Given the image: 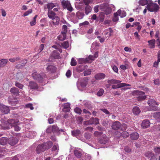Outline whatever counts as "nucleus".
Wrapping results in <instances>:
<instances>
[{"instance_id": "f257e3e1", "label": "nucleus", "mask_w": 160, "mask_h": 160, "mask_svg": "<svg viewBox=\"0 0 160 160\" xmlns=\"http://www.w3.org/2000/svg\"><path fill=\"white\" fill-rule=\"evenodd\" d=\"M18 122V120L15 121L14 119H8L7 120V124H8V126L5 127L0 125V129H11V128L14 126V130H20L21 128L19 126L17 125L15 126L14 125V124L17 123Z\"/></svg>"}, {"instance_id": "f03ea898", "label": "nucleus", "mask_w": 160, "mask_h": 160, "mask_svg": "<svg viewBox=\"0 0 160 160\" xmlns=\"http://www.w3.org/2000/svg\"><path fill=\"white\" fill-rule=\"evenodd\" d=\"M53 143L52 141H49L43 142V144L38 145L36 149V152L38 153L43 152L50 149L52 146Z\"/></svg>"}, {"instance_id": "7ed1b4c3", "label": "nucleus", "mask_w": 160, "mask_h": 160, "mask_svg": "<svg viewBox=\"0 0 160 160\" xmlns=\"http://www.w3.org/2000/svg\"><path fill=\"white\" fill-rule=\"evenodd\" d=\"M32 77L34 80H36L39 83H42L43 80L47 78V76L44 74L41 75L37 72H34L32 74Z\"/></svg>"}, {"instance_id": "20e7f679", "label": "nucleus", "mask_w": 160, "mask_h": 160, "mask_svg": "<svg viewBox=\"0 0 160 160\" xmlns=\"http://www.w3.org/2000/svg\"><path fill=\"white\" fill-rule=\"evenodd\" d=\"M147 8L148 10L151 12H157L159 9V6L156 3L151 2L148 3L147 6Z\"/></svg>"}, {"instance_id": "39448f33", "label": "nucleus", "mask_w": 160, "mask_h": 160, "mask_svg": "<svg viewBox=\"0 0 160 160\" xmlns=\"http://www.w3.org/2000/svg\"><path fill=\"white\" fill-rule=\"evenodd\" d=\"M60 58V54L58 51L55 50L53 51L51 54V56L49 57V60L50 62H52L54 59H59Z\"/></svg>"}, {"instance_id": "423d86ee", "label": "nucleus", "mask_w": 160, "mask_h": 160, "mask_svg": "<svg viewBox=\"0 0 160 160\" xmlns=\"http://www.w3.org/2000/svg\"><path fill=\"white\" fill-rule=\"evenodd\" d=\"M121 10L120 9L118 10V12H116L114 13V17L113 18L112 20L114 22H116L118 21V16H120L121 17H124L126 16V12H123L124 14L123 15H121Z\"/></svg>"}, {"instance_id": "0eeeda50", "label": "nucleus", "mask_w": 160, "mask_h": 160, "mask_svg": "<svg viewBox=\"0 0 160 160\" xmlns=\"http://www.w3.org/2000/svg\"><path fill=\"white\" fill-rule=\"evenodd\" d=\"M62 4L63 8H66L70 12H72L73 9L69 1H63L62 2Z\"/></svg>"}, {"instance_id": "6e6552de", "label": "nucleus", "mask_w": 160, "mask_h": 160, "mask_svg": "<svg viewBox=\"0 0 160 160\" xmlns=\"http://www.w3.org/2000/svg\"><path fill=\"white\" fill-rule=\"evenodd\" d=\"M106 132H104L102 137L99 138V142L101 144H105L108 141V138L106 137Z\"/></svg>"}, {"instance_id": "1a4fd4ad", "label": "nucleus", "mask_w": 160, "mask_h": 160, "mask_svg": "<svg viewBox=\"0 0 160 160\" xmlns=\"http://www.w3.org/2000/svg\"><path fill=\"white\" fill-rule=\"evenodd\" d=\"M137 98L138 101H141L144 100L146 98V96L145 95L144 92L140 91H138L137 92Z\"/></svg>"}, {"instance_id": "9d476101", "label": "nucleus", "mask_w": 160, "mask_h": 160, "mask_svg": "<svg viewBox=\"0 0 160 160\" xmlns=\"http://www.w3.org/2000/svg\"><path fill=\"white\" fill-rule=\"evenodd\" d=\"M18 142V139L17 138L12 137L9 138L8 140L9 144L11 146H14L17 144Z\"/></svg>"}, {"instance_id": "9b49d317", "label": "nucleus", "mask_w": 160, "mask_h": 160, "mask_svg": "<svg viewBox=\"0 0 160 160\" xmlns=\"http://www.w3.org/2000/svg\"><path fill=\"white\" fill-rule=\"evenodd\" d=\"M0 111L2 112L7 114L9 112L10 110L8 106L0 104Z\"/></svg>"}, {"instance_id": "f8f14e48", "label": "nucleus", "mask_w": 160, "mask_h": 160, "mask_svg": "<svg viewBox=\"0 0 160 160\" xmlns=\"http://www.w3.org/2000/svg\"><path fill=\"white\" fill-rule=\"evenodd\" d=\"M56 68L53 65H48L47 68L46 70L49 73H54L56 72Z\"/></svg>"}, {"instance_id": "ddd939ff", "label": "nucleus", "mask_w": 160, "mask_h": 160, "mask_svg": "<svg viewBox=\"0 0 160 160\" xmlns=\"http://www.w3.org/2000/svg\"><path fill=\"white\" fill-rule=\"evenodd\" d=\"M121 127V124L120 122L116 121L112 124V127L113 130H118Z\"/></svg>"}, {"instance_id": "4468645a", "label": "nucleus", "mask_w": 160, "mask_h": 160, "mask_svg": "<svg viewBox=\"0 0 160 160\" xmlns=\"http://www.w3.org/2000/svg\"><path fill=\"white\" fill-rule=\"evenodd\" d=\"M74 154L77 158H79L82 156V150L80 148H76L74 151Z\"/></svg>"}, {"instance_id": "2eb2a0df", "label": "nucleus", "mask_w": 160, "mask_h": 160, "mask_svg": "<svg viewBox=\"0 0 160 160\" xmlns=\"http://www.w3.org/2000/svg\"><path fill=\"white\" fill-rule=\"evenodd\" d=\"M28 87L30 89L36 90L38 88L37 83L33 81H30L29 83Z\"/></svg>"}, {"instance_id": "dca6fc26", "label": "nucleus", "mask_w": 160, "mask_h": 160, "mask_svg": "<svg viewBox=\"0 0 160 160\" xmlns=\"http://www.w3.org/2000/svg\"><path fill=\"white\" fill-rule=\"evenodd\" d=\"M150 126V122L149 120L145 119L143 121L142 124V127L144 128H147Z\"/></svg>"}, {"instance_id": "f3484780", "label": "nucleus", "mask_w": 160, "mask_h": 160, "mask_svg": "<svg viewBox=\"0 0 160 160\" xmlns=\"http://www.w3.org/2000/svg\"><path fill=\"white\" fill-rule=\"evenodd\" d=\"M10 92L12 95L15 96L19 95L20 92L18 89L14 87L11 88Z\"/></svg>"}, {"instance_id": "a211bd4d", "label": "nucleus", "mask_w": 160, "mask_h": 160, "mask_svg": "<svg viewBox=\"0 0 160 160\" xmlns=\"http://www.w3.org/2000/svg\"><path fill=\"white\" fill-rule=\"evenodd\" d=\"M128 84L125 83H118L117 85H112V88L116 89L120 88L122 87H125V86H129Z\"/></svg>"}, {"instance_id": "6ab92c4d", "label": "nucleus", "mask_w": 160, "mask_h": 160, "mask_svg": "<svg viewBox=\"0 0 160 160\" xmlns=\"http://www.w3.org/2000/svg\"><path fill=\"white\" fill-rule=\"evenodd\" d=\"M88 78L87 77H85L83 78V80L80 82V84L82 87H85L88 84Z\"/></svg>"}, {"instance_id": "aec40b11", "label": "nucleus", "mask_w": 160, "mask_h": 160, "mask_svg": "<svg viewBox=\"0 0 160 160\" xmlns=\"http://www.w3.org/2000/svg\"><path fill=\"white\" fill-rule=\"evenodd\" d=\"M8 59H0V68L5 66L8 63Z\"/></svg>"}, {"instance_id": "412c9836", "label": "nucleus", "mask_w": 160, "mask_h": 160, "mask_svg": "<svg viewBox=\"0 0 160 160\" xmlns=\"http://www.w3.org/2000/svg\"><path fill=\"white\" fill-rule=\"evenodd\" d=\"M105 75L104 73H100L95 75V78L96 80H99L104 78Z\"/></svg>"}, {"instance_id": "4be33fe9", "label": "nucleus", "mask_w": 160, "mask_h": 160, "mask_svg": "<svg viewBox=\"0 0 160 160\" xmlns=\"http://www.w3.org/2000/svg\"><path fill=\"white\" fill-rule=\"evenodd\" d=\"M104 132L106 131H96L94 133V135L95 137L101 138L103 135V134L104 133Z\"/></svg>"}, {"instance_id": "5701e85b", "label": "nucleus", "mask_w": 160, "mask_h": 160, "mask_svg": "<svg viewBox=\"0 0 160 160\" xmlns=\"http://www.w3.org/2000/svg\"><path fill=\"white\" fill-rule=\"evenodd\" d=\"M139 137V135L137 132H134L133 133L131 134L130 135L131 139L132 140H137Z\"/></svg>"}, {"instance_id": "b1692460", "label": "nucleus", "mask_w": 160, "mask_h": 160, "mask_svg": "<svg viewBox=\"0 0 160 160\" xmlns=\"http://www.w3.org/2000/svg\"><path fill=\"white\" fill-rule=\"evenodd\" d=\"M70 108V104L69 103H66L64 105V108L63 109V112H69Z\"/></svg>"}, {"instance_id": "393cba45", "label": "nucleus", "mask_w": 160, "mask_h": 160, "mask_svg": "<svg viewBox=\"0 0 160 160\" xmlns=\"http://www.w3.org/2000/svg\"><path fill=\"white\" fill-rule=\"evenodd\" d=\"M56 14L53 12V11L51 10H48V17L52 19L53 18L55 17V16Z\"/></svg>"}, {"instance_id": "a878e982", "label": "nucleus", "mask_w": 160, "mask_h": 160, "mask_svg": "<svg viewBox=\"0 0 160 160\" xmlns=\"http://www.w3.org/2000/svg\"><path fill=\"white\" fill-rule=\"evenodd\" d=\"M132 110L133 113L136 115H138V114H139L141 112V111L139 107L137 106L134 107Z\"/></svg>"}, {"instance_id": "bb28decb", "label": "nucleus", "mask_w": 160, "mask_h": 160, "mask_svg": "<svg viewBox=\"0 0 160 160\" xmlns=\"http://www.w3.org/2000/svg\"><path fill=\"white\" fill-rule=\"evenodd\" d=\"M52 24L53 25H56L59 24L60 21V18L58 17H55L53 18Z\"/></svg>"}, {"instance_id": "cd10ccee", "label": "nucleus", "mask_w": 160, "mask_h": 160, "mask_svg": "<svg viewBox=\"0 0 160 160\" xmlns=\"http://www.w3.org/2000/svg\"><path fill=\"white\" fill-rule=\"evenodd\" d=\"M155 40L154 39H152L151 40L148 41L150 48H155Z\"/></svg>"}, {"instance_id": "c85d7f7f", "label": "nucleus", "mask_w": 160, "mask_h": 160, "mask_svg": "<svg viewBox=\"0 0 160 160\" xmlns=\"http://www.w3.org/2000/svg\"><path fill=\"white\" fill-rule=\"evenodd\" d=\"M121 81L115 79L108 80V83L111 84H117L119 83Z\"/></svg>"}, {"instance_id": "c756f323", "label": "nucleus", "mask_w": 160, "mask_h": 160, "mask_svg": "<svg viewBox=\"0 0 160 160\" xmlns=\"http://www.w3.org/2000/svg\"><path fill=\"white\" fill-rule=\"evenodd\" d=\"M7 142V138L2 137L0 139V144L1 145H4Z\"/></svg>"}, {"instance_id": "7c9ffc66", "label": "nucleus", "mask_w": 160, "mask_h": 160, "mask_svg": "<svg viewBox=\"0 0 160 160\" xmlns=\"http://www.w3.org/2000/svg\"><path fill=\"white\" fill-rule=\"evenodd\" d=\"M92 8L89 5H86L85 7V13L86 14H88V13L91 12Z\"/></svg>"}, {"instance_id": "2f4dec72", "label": "nucleus", "mask_w": 160, "mask_h": 160, "mask_svg": "<svg viewBox=\"0 0 160 160\" xmlns=\"http://www.w3.org/2000/svg\"><path fill=\"white\" fill-rule=\"evenodd\" d=\"M55 6V5L52 2L48 3L47 4V8L48 9V10L52 9Z\"/></svg>"}, {"instance_id": "473e14b6", "label": "nucleus", "mask_w": 160, "mask_h": 160, "mask_svg": "<svg viewBox=\"0 0 160 160\" xmlns=\"http://www.w3.org/2000/svg\"><path fill=\"white\" fill-rule=\"evenodd\" d=\"M94 118H92L89 120L84 121V124L85 125H88L89 124H93Z\"/></svg>"}, {"instance_id": "72a5a7b5", "label": "nucleus", "mask_w": 160, "mask_h": 160, "mask_svg": "<svg viewBox=\"0 0 160 160\" xmlns=\"http://www.w3.org/2000/svg\"><path fill=\"white\" fill-rule=\"evenodd\" d=\"M148 103L150 106L153 105H157V103L156 101L155 100L152 99H150L148 100Z\"/></svg>"}, {"instance_id": "f704fd0d", "label": "nucleus", "mask_w": 160, "mask_h": 160, "mask_svg": "<svg viewBox=\"0 0 160 160\" xmlns=\"http://www.w3.org/2000/svg\"><path fill=\"white\" fill-rule=\"evenodd\" d=\"M85 69V66L82 65H80L77 67L76 70L78 72H82Z\"/></svg>"}, {"instance_id": "c9c22d12", "label": "nucleus", "mask_w": 160, "mask_h": 160, "mask_svg": "<svg viewBox=\"0 0 160 160\" xmlns=\"http://www.w3.org/2000/svg\"><path fill=\"white\" fill-rule=\"evenodd\" d=\"M61 45L63 48L67 49L69 47V43L68 41L63 42L61 43Z\"/></svg>"}, {"instance_id": "e433bc0d", "label": "nucleus", "mask_w": 160, "mask_h": 160, "mask_svg": "<svg viewBox=\"0 0 160 160\" xmlns=\"http://www.w3.org/2000/svg\"><path fill=\"white\" fill-rule=\"evenodd\" d=\"M105 18V16L103 13H100V15L98 18V19L100 22H102L103 21Z\"/></svg>"}, {"instance_id": "4c0bfd02", "label": "nucleus", "mask_w": 160, "mask_h": 160, "mask_svg": "<svg viewBox=\"0 0 160 160\" xmlns=\"http://www.w3.org/2000/svg\"><path fill=\"white\" fill-rule=\"evenodd\" d=\"M121 135L123 138H125L129 136V133L126 131H123L122 132Z\"/></svg>"}, {"instance_id": "58836bf2", "label": "nucleus", "mask_w": 160, "mask_h": 160, "mask_svg": "<svg viewBox=\"0 0 160 160\" xmlns=\"http://www.w3.org/2000/svg\"><path fill=\"white\" fill-rule=\"evenodd\" d=\"M77 16L79 19H82L84 16L83 13L79 12L77 13Z\"/></svg>"}, {"instance_id": "ea45409f", "label": "nucleus", "mask_w": 160, "mask_h": 160, "mask_svg": "<svg viewBox=\"0 0 160 160\" xmlns=\"http://www.w3.org/2000/svg\"><path fill=\"white\" fill-rule=\"evenodd\" d=\"M68 27L66 25H62V30L63 31L62 32V33L64 35L66 34L67 31Z\"/></svg>"}, {"instance_id": "a19ab883", "label": "nucleus", "mask_w": 160, "mask_h": 160, "mask_svg": "<svg viewBox=\"0 0 160 160\" xmlns=\"http://www.w3.org/2000/svg\"><path fill=\"white\" fill-rule=\"evenodd\" d=\"M138 2L139 5L144 6L147 5L148 1L147 0H140Z\"/></svg>"}, {"instance_id": "79ce46f5", "label": "nucleus", "mask_w": 160, "mask_h": 160, "mask_svg": "<svg viewBox=\"0 0 160 160\" xmlns=\"http://www.w3.org/2000/svg\"><path fill=\"white\" fill-rule=\"evenodd\" d=\"M153 117L156 119H158L160 118V112H158L153 113Z\"/></svg>"}, {"instance_id": "37998d69", "label": "nucleus", "mask_w": 160, "mask_h": 160, "mask_svg": "<svg viewBox=\"0 0 160 160\" xmlns=\"http://www.w3.org/2000/svg\"><path fill=\"white\" fill-rule=\"evenodd\" d=\"M91 72L92 70L91 69H87L85 70L83 72L84 76H86V75H90L91 74Z\"/></svg>"}, {"instance_id": "c03bdc74", "label": "nucleus", "mask_w": 160, "mask_h": 160, "mask_svg": "<svg viewBox=\"0 0 160 160\" xmlns=\"http://www.w3.org/2000/svg\"><path fill=\"white\" fill-rule=\"evenodd\" d=\"M72 135L73 136H78L80 133V131H72Z\"/></svg>"}, {"instance_id": "a18cd8bd", "label": "nucleus", "mask_w": 160, "mask_h": 160, "mask_svg": "<svg viewBox=\"0 0 160 160\" xmlns=\"http://www.w3.org/2000/svg\"><path fill=\"white\" fill-rule=\"evenodd\" d=\"M104 12L106 14H108L112 12V9L110 8L107 7V8L104 10Z\"/></svg>"}, {"instance_id": "49530a36", "label": "nucleus", "mask_w": 160, "mask_h": 160, "mask_svg": "<svg viewBox=\"0 0 160 160\" xmlns=\"http://www.w3.org/2000/svg\"><path fill=\"white\" fill-rule=\"evenodd\" d=\"M104 92V90L102 89H101L99 90L97 93V95L99 96H102Z\"/></svg>"}, {"instance_id": "de8ad7c7", "label": "nucleus", "mask_w": 160, "mask_h": 160, "mask_svg": "<svg viewBox=\"0 0 160 160\" xmlns=\"http://www.w3.org/2000/svg\"><path fill=\"white\" fill-rule=\"evenodd\" d=\"M15 86L18 88L21 89H22L23 88V85L21 84L19 82H16L15 83Z\"/></svg>"}, {"instance_id": "09e8293b", "label": "nucleus", "mask_w": 160, "mask_h": 160, "mask_svg": "<svg viewBox=\"0 0 160 160\" xmlns=\"http://www.w3.org/2000/svg\"><path fill=\"white\" fill-rule=\"evenodd\" d=\"M154 151L156 154H160V147H157L155 148Z\"/></svg>"}, {"instance_id": "8fccbe9b", "label": "nucleus", "mask_w": 160, "mask_h": 160, "mask_svg": "<svg viewBox=\"0 0 160 160\" xmlns=\"http://www.w3.org/2000/svg\"><path fill=\"white\" fill-rule=\"evenodd\" d=\"M107 6L106 3L103 4L102 5H101L100 6V9L102 11L105 10V9L107 8Z\"/></svg>"}, {"instance_id": "3c124183", "label": "nucleus", "mask_w": 160, "mask_h": 160, "mask_svg": "<svg viewBox=\"0 0 160 160\" xmlns=\"http://www.w3.org/2000/svg\"><path fill=\"white\" fill-rule=\"evenodd\" d=\"M71 64V66H75L77 64V62L76 60L73 58H72Z\"/></svg>"}, {"instance_id": "603ef678", "label": "nucleus", "mask_w": 160, "mask_h": 160, "mask_svg": "<svg viewBox=\"0 0 160 160\" xmlns=\"http://www.w3.org/2000/svg\"><path fill=\"white\" fill-rule=\"evenodd\" d=\"M93 0H83V2L85 5H88L89 3H92Z\"/></svg>"}, {"instance_id": "864d4df0", "label": "nucleus", "mask_w": 160, "mask_h": 160, "mask_svg": "<svg viewBox=\"0 0 160 160\" xmlns=\"http://www.w3.org/2000/svg\"><path fill=\"white\" fill-rule=\"evenodd\" d=\"M83 112L85 114H88V115L86 116V117L87 116L88 117H89V116L91 115V113L86 109H83Z\"/></svg>"}, {"instance_id": "5fc2aeb1", "label": "nucleus", "mask_w": 160, "mask_h": 160, "mask_svg": "<svg viewBox=\"0 0 160 160\" xmlns=\"http://www.w3.org/2000/svg\"><path fill=\"white\" fill-rule=\"evenodd\" d=\"M135 37L138 40V41L140 40V36L139 35L138 32H135L134 33Z\"/></svg>"}, {"instance_id": "6e6d98bb", "label": "nucleus", "mask_w": 160, "mask_h": 160, "mask_svg": "<svg viewBox=\"0 0 160 160\" xmlns=\"http://www.w3.org/2000/svg\"><path fill=\"white\" fill-rule=\"evenodd\" d=\"M32 12V10L30 9L27 11V12H25L23 14V16H27L29 14L31 13Z\"/></svg>"}, {"instance_id": "4d7b16f0", "label": "nucleus", "mask_w": 160, "mask_h": 160, "mask_svg": "<svg viewBox=\"0 0 160 160\" xmlns=\"http://www.w3.org/2000/svg\"><path fill=\"white\" fill-rule=\"evenodd\" d=\"M74 112L78 113H81L82 112V110L78 108H76L74 109Z\"/></svg>"}, {"instance_id": "13d9d810", "label": "nucleus", "mask_w": 160, "mask_h": 160, "mask_svg": "<svg viewBox=\"0 0 160 160\" xmlns=\"http://www.w3.org/2000/svg\"><path fill=\"white\" fill-rule=\"evenodd\" d=\"M20 62L22 64V66L24 67L27 63V60L26 59H22L20 61Z\"/></svg>"}, {"instance_id": "bf43d9fd", "label": "nucleus", "mask_w": 160, "mask_h": 160, "mask_svg": "<svg viewBox=\"0 0 160 160\" xmlns=\"http://www.w3.org/2000/svg\"><path fill=\"white\" fill-rule=\"evenodd\" d=\"M26 107L27 108H30L31 110L33 109V107L32 105L30 103L27 104L26 105Z\"/></svg>"}, {"instance_id": "052dcab7", "label": "nucleus", "mask_w": 160, "mask_h": 160, "mask_svg": "<svg viewBox=\"0 0 160 160\" xmlns=\"http://www.w3.org/2000/svg\"><path fill=\"white\" fill-rule=\"evenodd\" d=\"M153 155V153L151 152H148L145 153V156L146 157L149 158L150 157H151L152 155Z\"/></svg>"}, {"instance_id": "680f3d73", "label": "nucleus", "mask_w": 160, "mask_h": 160, "mask_svg": "<svg viewBox=\"0 0 160 160\" xmlns=\"http://www.w3.org/2000/svg\"><path fill=\"white\" fill-rule=\"evenodd\" d=\"M127 128V125L126 124H122L121 127V130H126Z\"/></svg>"}, {"instance_id": "e2e57ef3", "label": "nucleus", "mask_w": 160, "mask_h": 160, "mask_svg": "<svg viewBox=\"0 0 160 160\" xmlns=\"http://www.w3.org/2000/svg\"><path fill=\"white\" fill-rule=\"evenodd\" d=\"M71 71L69 70H68L66 73V75L67 77L69 78L71 77Z\"/></svg>"}, {"instance_id": "0e129e2a", "label": "nucleus", "mask_w": 160, "mask_h": 160, "mask_svg": "<svg viewBox=\"0 0 160 160\" xmlns=\"http://www.w3.org/2000/svg\"><path fill=\"white\" fill-rule=\"evenodd\" d=\"M85 59L80 58L79 60V63L80 64H82L83 63H86Z\"/></svg>"}, {"instance_id": "69168bd1", "label": "nucleus", "mask_w": 160, "mask_h": 160, "mask_svg": "<svg viewBox=\"0 0 160 160\" xmlns=\"http://www.w3.org/2000/svg\"><path fill=\"white\" fill-rule=\"evenodd\" d=\"M124 149L125 151L127 152H131V149L128 147V146L125 147Z\"/></svg>"}, {"instance_id": "338daca9", "label": "nucleus", "mask_w": 160, "mask_h": 160, "mask_svg": "<svg viewBox=\"0 0 160 160\" xmlns=\"http://www.w3.org/2000/svg\"><path fill=\"white\" fill-rule=\"evenodd\" d=\"M83 120V118L81 116H79L77 118V121H78L80 123H82Z\"/></svg>"}, {"instance_id": "774afa93", "label": "nucleus", "mask_w": 160, "mask_h": 160, "mask_svg": "<svg viewBox=\"0 0 160 160\" xmlns=\"http://www.w3.org/2000/svg\"><path fill=\"white\" fill-rule=\"evenodd\" d=\"M150 160H159V159H158L156 157L153 153V155H152L151 157Z\"/></svg>"}]
</instances>
